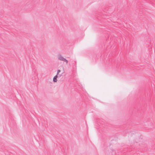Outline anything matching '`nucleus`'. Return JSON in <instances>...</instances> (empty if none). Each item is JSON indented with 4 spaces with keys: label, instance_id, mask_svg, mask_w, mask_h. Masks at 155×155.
Listing matches in <instances>:
<instances>
[{
    "label": "nucleus",
    "instance_id": "nucleus-1",
    "mask_svg": "<svg viewBox=\"0 0 155 155\" xmlns=\"http://www.w3.org/2000/svg\"><path fill=\"white\" fill-rule=\"evenodd\" d=\"M59 60L65 62L67 64L68 63V61L65 58L62 57L61 55H59Z\"/></svg>",
    "mask_w": 155,
    "mask_h": 155
},
{
    "label": "nucleus",
    "instance_id": "nucleus-2",
    "mask_svg": "<svg viewBox=\"0 0 155 155\" xmlns=\"http://www.w3.org/2000/svg\"><path fill=\"white\" fill-rule=\"evenodd\" d=\"M58 78L57 75L55 76L53 78V81L54 82H56L57 81V78Z\"/></svg>",
    "mask_w": 155,
    "mask_h": 155
},
{
    "label": "nucleus",
    "instance_id": "nucleus-3",
    "mask_svg": "<svg viewBox=\"0 0 155 155\" xmlns=\"http://www.w3.org/2000/svg\"><path fill=\"white\" fill-rule=\"evenodd\" d=\"M60 72V70H59V73Z\"/></svg>",
    "mask_w": 155,
    "mask_h": 155
}]
</instances>
